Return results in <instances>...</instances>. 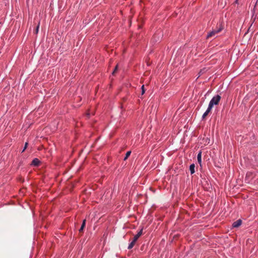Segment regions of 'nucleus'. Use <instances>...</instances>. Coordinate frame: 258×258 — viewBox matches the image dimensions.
Listing matches in <instances>:
<instances>
[{
	"mask_svg": "<svg viewBox=\"0 0 258 258\" xmlns=\"http://www.w3.org/2000/svg\"><path fill=\"white\" fill-rule=\"evenodd\" d=\"M242 224V220L238 219L236 221L234 222L232 224V227L234 228H237L240 226Z\"/></svg>",
	"mask_w": 258,
	"mask_h": 258,
	"instance_id": "7ed1b4c3",
	"label": "nucleus"
},
{
	"mask_svg": "<svg viewBox=\"0 0 258 258\" xmlns=\"http://www.w3.org/2000/svg\"><path fill=\"white\" fill-rule=\"evenodd\" d=\"M208 113L207 112H205L203 114V116H202V118H205V117L208 115Z\"/></svg>",
	"mask_w": 258,
	"mask_h": 258,
	"instance_id": "f3484780",
	"label": "nucleus"
},
{
	"mask_svg": "<svg viewBox=\"0 0 258 258\" xmlns=\"http://www.w3.org/2000/svg\"><path fill=\"white\" fill-rule=\"evenodd\" d=\"M141 89H142V95H143L145 92V89L144 85H142Z\"/></svg>",
	"mask_w": 258,
	"mask_h": 258,
	"instance_id": "4468645a",
	"label": "nucleus"
},
{
	"mask_svg": "<svg viewBox=\"0 0 258 258\" xmlns=\"http://www.w3.org/2000/svg\"><path fill=\"white\" fill-rule=\"evenodd\" d=\"M28 145V143L27 142H26L25 146H24V148L23 150H22V152H23L26 149Z\"/></svg>",
	"mask_w": 258,
	"mask_h": 258,
	"instance_id": "dca6fc26",
	"label": "nucleus"
},
{
	"mask_svg": "<svg viewBox=\"0 0 258 258\" xmlns=\"http://www.w3.org/2000/svg\"><path fill=\"white\" fill-rule=\"evenodd\" d=\"M221 97L219 95H217L212 98L209 103L213 106H214V105H218L221 100Z\"/></svg>",
	"mask_w": 258,
	"mask_h": 258,
	"instance_id": "f03ea898",
	"label": "nucleus"
},
{
	"mask_svg": "<svg viewBox=\"0 0 258 258\" xmlns=\"http://www.w3.org/2000/svg\"><path fill=\"white\" fill-rule=\"evenodd\" d=\"M206 112H207L208 113H209L210 112V111H209V110H207L206 111Z\"/></svg>",
	"mask_w": 258,
	"mask_h": 258,
	"instance_id": "a211bd4d",
	"label": "nucleus"
},
{
	"mask_svg": "<svg viewBox=\"0 0 258 258\" xmlns=\"http://www.w3.org/2000/svg\"><path fill=\"white\" fill-rule=\"evenodd\" d=\"M117 69H118V65L117 64L115 66L113 72L112 73V75H114L115 73L116 72V71L117 70Z\"/></svg>",
	"mask_w": 258,
	"mask_h": 258,
	"instance_id": "9b49d317",
	"label": "nucleus"
},
{
	"mask_svg": "<svg viewBox=\"0 0 258 258\" xmlns=\"http://www.w3.org/2000/svg\"><path fill=\"white\" fill-rule=\"evenodd\" d=\"M139 237H140L137 234H136V235H135V236L133 238V240H134V241L136 242Z\"/></svg>",
	"mask_w": 258,
	"mask_h": 258,
	"instance_id": "ddd939ff",
	"label": "nucleus"
},
{
	"mask_svg": "<svg viewBox=\"0 0 258 258\" xmlns=\"http://www.w3.org/2000/svg\"><path fill=\"white\" fill-rule=\"evenodd\" d=\"M213 106L211 105V104H209L207 110H209V111H211L212 108H213Z\"/></svg>",
	"mask_w": 258,
	"mask_h": 258,
	"instance_id": "2eb2a0df",
	"label": "nucleus"
},
{
	"mask_svg": "<svg viewBox=\"0 0 258 258\" xmlns=\"http://www.w3.org/2000/svg\"><path fill=\"white\" fill-rule=\"evenodd\" d=\"M131 154V151H127L125 154V157L124 158V160H126L127 159V158L130 156Z\"/></svg>",
	"mask_w": 258,
	"mask_h": 258,
	"instance_id": "1a4fd4ad",
	"label": "nucleus"
},
{
	"mask_svg": "<svg viewBox=\"0 0 258 258\" xmlns=\"http://www.w3.org/2000/svg\"><path fill=\"white\" fill-rule=\"evenodd\" d=\"M39 23L36 26V29L34 31L35 34H37L38 33V30H39Z\"/></svg>",
	"mask_w": 258,
	"mask_h": 258,
	"instance_id": "9d476101",
	"label": "nucleus"
},
{
	"mask_svg": "<svg viewBox=\"0 0 258 258\" xmlns=\"http://www.w3.org/2000/svg\"><path fill=\"white\" fill-rule=\"evenodd\" d=\"M85 225H86V220H84L83 221L81 227L79 230L80 232H82L83 231V230L85 226Z\"/></svg>",
	"mask_w": 258,
	"mask_h": 258,
	"instance_id": "0eeeda50",
	"label": "nucleus"
},
{
	"mask_svg": "<svg viewBox=\"0 0 258 258\" xmlns=\"http://www.w3.org/2000/svg\"><path fill=\"white\" fill-rule=\"evenodd\" d=\"M223 29V26L221 23L217 24V27L215 29H213L211 31L209 32L207 36V38H209L215 36V35L220 32H221Z\"/></svg>",
	"mask_w": 258,
	"mask_h": 258,
	"instance_id": "f257e3e1",
	"label": "nucleus"
},
{
	"mask_svg": "<svg viewBox=\"0 0 258 258\" xmlns=\"http://www.w3.org/2000/svg\"><path fill=\"white\" fill-rule=\"evenodd\" d=\"M135 243H136V241H134V240H133L129 244V245L128 246V249H132L135 245Z\"/></svg>",
	"mask_w": 258,
	"mask_h": 258,
	"instance_id": "6e6552de",
	"label": "nucleus"
},
{
	"mask_svg": "<svg viewBox=\"0 0 258 258\" xmlns=\"http://www.w3.org/2000/svg\"><path fill=\"white\" fill-rule=\"evenodd\" d=\"M197 160H198V163L201 165V163H202V152L201 151H200L198 154Z\"/></svg>",
	"mask_w": 258,
	"mask_h": 258,
	"instance_id": "39448f33",
	"label": "nucleus"
},
{
	"mask_svg": "<svg viewBox=\"0 0 258 258\" xmlns=\"http://www.w3.org/2000/svg\"><path fill=\"white\" fill-rule=\"evenodd\" d=\"M40 163V161L38 158H34L32 160L31 165L35 166H39Z\"/></svg>",
	"mask_w": 258,
	"mask_h": 258,
	"instance_id": "20e7f679",
	"label": "nucleus"
},
{
	"mask_svg": "<svg viewBox=\"0 0 258 258\" xmlns=\"http://www.w3.org/2000/svg\"><path fill=\"white\" fill-rule=\"evenodd\" d=\"M143 234V229H141L140 231L137 234L139 237H140Z\"/></svg>",
	"mask_w": 258,
	"mask_h": 258,
	"instance_id": "f8f14e48",
	"label": "nucleus"
},
{
	"mask_svg": "<svg viewBox=\"0 0 258 258\" xmlns=\"http://www.w3.org/2000/svg\"><path fill=\"white\" fill-rule=\"evenodd\" d=\"M195 165L194 164H192L190 165L189 170H190L191 174H192L195 172Z\"/></svg>",
	"mask_w": 258,
	"mask_h": 258,
	"instance_id": "423d86ee",
	"label": "nucleus"
}]
</instances>
